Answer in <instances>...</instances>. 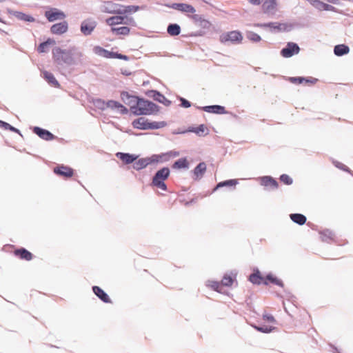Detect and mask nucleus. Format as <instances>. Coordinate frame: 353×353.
Masks as SVG:
<instances>
[{
	"mask_svg": "<svg viewBox=\"0 0 353 353\" xmlns=\"http://www.w3.org/2000/svg\"><path fill=\"white\" fill-rule=\"evenodd\" d=\"M45 16L49 21L52 22L57 20L64 19L65 14L63 12L60 11L57 8H50V10L46 11Z\"/></svg>",
	"mask_w": 353,
	"mask_h": 353,
	"instance_id": "6e6552de",
	"label": "nucleus"
},
{
	"mask_svg": "<svg viewBox=\"0 0 353 353\" xmlns=\"http://www.w3.org/2000/svg\"><path fill=\"white\" fill-rule=\"evenodd\" d=\"M14 253L22 259L29 261L32 259V254L26 249L17 250Z\"/></svg>",
	"mask_w": 353,
	"mask_h": 353,
	"instance_id": "cd10ccee",
	"label": "nucleus"
},
{
	"mask_svg": "<svg viewBox=\"0 0 353 353\" xmlns=\"http://www.w3.org/2000/svg\"><path fill=\"white\" fill-rule=\"evenodd\" d=\"M54 172L58 175L66 176V168L64 166L54 168Z\"/></svg>",
	"mask_w": 353,
	"mask_h": 353,
	"instance_id": "37998d69",
	"label": "nucleus"
},
{
	"mask_svg": "<svg viewBox=\"0 0 353 353\" xmlns=\"http://www.w3.org/2000/svg\"><path fill=\"white\" fill-rule=\"evenodd\" d=\"M291 81L293 83H302L303 82H309V80L303 77H293L291 79Z\"/></svg>",
	"mask_w": 353,
	"mask_h": 353,
	"instance_id": "603ef678",
	"label": "nucleus"
},
{
	"mask_svg": "<svg viewBox=\"0 0 353 353\" xmlns=\"http://www.w3.org/2000/svg\"><path fill=\"white\" fill-rule=\"evenodd\" d=\"M139 10L138 6H129L125 8V9H122L123 10L124 14L126 12H136Z\"/></svg>",
	"mask_w": 353,
	"mask_h": 353,
	"instance_id": "09e8293b",
	"label": "nucleus"
},
{
	"mask_svg": "<svg viewBox=\"0 0 353 353\" xmlns=\"http://www.w3.org/2000/svg\"><path fill=\"white\" fill-rule=\"evenodd\" d=\"M188 131L194 132L196 134L201 136V135L207 134L208 130L207 128L203 124H201L197 128H192L191 129H189Z\"/></svg>",
	"mask_w": 353,
	"mask_h": 353,
	"instance_id": "7c9ffc66",
	"label": "nucleus"
},
{
	"mask_svg": "<svg viewBox=\"0 0 353 353\" xmlns=\"http://www.w3.org/2000/svg\"><path fill=\"white\" fill-rule=\"evenodd\" d=\"M107 108H110L111 110L121 114H126L128 112L127 108L121 103L112 100L108 101Z\"/></svg>",
	"mask_w": 353,
	"mask_h": 353,
	"instance_id": "9b49d317",
	"label": "nucleus"
},
{
	"mask_svg": "<svg viewBox=\"0 0 353 353\" xmlns=\"http://www.w3.org/2000/svg\"><path fill=\"white\" fill-rule=\"evenodd\" d=\"M8 130H10V131H12V132L19 133V130L18 129L14 128L13 126L10 125Z\"/></svg>",
	"mask_w": 353,
	"mask_h": 353,
	"instance_id": "052dcab7",
	"label": "nucleus"
},
{
	"mask_svg": "<svg viewBox=\"0 0 353 353\" xmlns=\"http://www.w3.org/2000/svg\"><path fill=\"white\" fill-rule=\"evenodd\" d=\"M300 48L299 46L292 42L287 44L286 47L283 48L281 51V54L285 58H289L299 52Z\"/></svg>",
	"mask_w": 353,
	"mask_h": 353,
	"instance_id": "423d86ee",
	"label": "nucleus"
},
{
	"mask_svg": "<svg viewBox=\"0 0 353 353\" xmlns=\"http://www.w3.org/2000/svg\"><path fill=\"white\" fill-rule=\"evenodd\" d=\"M331 3H334V0H328Z\"/></svg>",
	"mask_w": 353,
	"mask_h": 353,
	"instance_id": "69168bd1",
	"label": "nucleus"
},
{
	"mask_svg": "<svg viewBox=\"0 0 353 353\" xmlns=\"http://www.w3.org/2000/svg\"><path fill=\"white\" fill-rule=\"evenodd\" d=\"M81 54L77 50H70L68 52V65L77 64L80 61Z\"/></svg>",
	"mask_w": 353,
	"mask_h": 353,
	"instance_id": "2eb2a0df",
	"label": "nucleus"
},
{
	"mask_svg": "<svg viewBox=\"0 0 353 353\" xmlns=\"http://www.w3.org/2000/svg\"><path fill=\"white\" fill-rule=\"evenodd\" d=\"M324 10L335 12L336 8L330 4L325 3Z\"/></svg>",
	"mask_w": 353,
	"mask_h": 353,
	"instance_id": "6e6d98bb",
	"label": "nucleus"
},
{
	"mask_svg": "<svg viewBox=\"0 0 353 353\" xmlns=\"http://www.w3.org/2000/svg\"><path fill=\"white\" fill-rule=\"evenodd\" d=\"M291 219L299 225H303L306 221V217L301 214H290Z\"/></svg>",
	"mask_w": 353,
	"mask_h": 353,
	"instance_id": "c85d7f7f",
	"label": "nucleus"
},
{
	"mask_svg": "<svg viewBox=\"0 0 353 353\" xmlns=\"http://www.w3.org/2000/svg\"><path fill=\"white\" fill-rule=\"evenodd\" d=\"M94 105L101 110H104L107 108L108 102H105L104 101L97 99L94 101Z\"/></svg>",
	"mask_w": 353,
	"mask_h": 353,
	"instance_id": "58836bf2",
	"label": "nucleus"
},
{
	"mask_svg": "<svg viewBox=\"0 0 353 353\" xmlns=\"http://www.w3.org/2000/svg\"><path fill=\"white\" fill-rule=\"evenodd\" d=\"M203 110L208 112L217 113V114H223L225 112V108L221 105H209L205 106L203 108Z\"/></svg>",
	"mask_w": 353,
	"mask_h": 353,
	"instance_id": "4be33fe9",
	"label": "nucleus"
},
{
	"mask_svg": "<svg viewBox=\"0 0 353 353\" xmlns=\"http://www.w3.org/2000/svg\"><path fill=\"white\" fill-rule=\"evenodd\" d=\"M93 52L101 57L107 59H113V52H110L100 46H94L93 48Z\"/></svg>",
	"mask_w": 353,
	"mask_h": 353,
	"instance_id": "4468645a",
	"label": "nucleus"
},
{
	"mask_svg": "<svg viewBox=\"0 0 353 353\" xmlns=\"http://www.w3.org/2000/svg\"><path fill=\"white\" fill-rule=\"evenodd\" d=\"M167 31L170 36H177L181 32V28L178 24H170L168 26Z\"/></svg>",
	"mask_w": 353,
	"mask_h": 353,
	"instance_id": "bb28decb",
	"label": "nucleus"
},
{
	"mask_svg": "<svg viewBox=\"0 0 353 353\" xmlns=\"http://www.w3.org/2000/svg\"><path fill=\"white\" fill-rule=\"evenodd\" d=\"M55 42L53 39H48L46 41L41 43L38 47V51L40 53L45 52L46 51V48L49 45L54 44Z\"/></svg>",
	"mask_w": 353,
	"mask_h": 353,
	"instance_id": "f704fd0d",
	"label": "nucleus"
},
{
	"mask_svg": "<svg viewBox=\"0 0 353 353\" xmlns=\"http://www.w3.org/2000/svg\"><path fill=\"white\" fill-rule=\"evenodd\" d=\"M101 10L108 13L124 14L123 10L121 9V6L113 1L105 2L102 6Z\"/></svg>",
	"mask_w": 353,
	"mask_h": 353,
	"instance_id": "0eeeda50",
	"label": "nucleus"
},
{
	"mask_svg": "<svg viewBox=\"0 0 353 353\" xmlns=\"http://www.w3.org/2000/svg\"><path fill=\"white\" fill-rule=\"evenodd\" d=\"M248 1L253 6H259L262 3V0H248Z\"/></svg>",
	"mask_w": 353,
	"mask_h": 353,
	"instance_id": "4d7b16f0",
	"label": "nucleus"
},
{
	"mask_svg": "<svg viewBox=\"0 0 353 353\" xmlns=\"http://www.w3.org/2000/svg\"><path fill=\"white\" fill-rule=\"evenodd\" d=\"M336 166L338 167L340 169H342V170H345V165H344L343 164L341 163H337V164H336Z\"/></svg>",
	"mask_w": 353,
	"mask_h": 353,
	"instance_id": "680f3d73",
	"label": "nucleus"
},
{
	"mask_svg": "<svg viewBox=\"0 0 353 353\" xmlns=\"http://www.w3.org/2000/svg\"><path fill=\"white\" fill-rule=\"evenodd\" d=\"M73 174L72 169L68 168V177L72 176Z\"/></svg>",
	"mask_w": 353,
	"mask_h": 353,
	"instance_id": "e2e57ef3",
	"label": "nucleus"
},
{
	"mask_svg": "<svg viewBox=\"0 0 353 353\" xmlns=\"http://www.w3.org/2000/svg\"><path fill=\"white\" fill-rule=\"evenodd\" d=\"M232 283H233L232 278L230 276H228V275H225L221 281L222 285H223L225 286H230V285H232Z\"/></svg>",
	"mask_w": 353,
	"mask_h": 353,
	"instance_id": "c03bdc74",
	"label": "nucleus"
},
{
	"mask_svg": "<svg viewBox=\"0 0 353 353\" xmlns=\"http://www.w3.org/2000/svg\"><path fill=\"white\" fill-rule=\"evenodd\" d=\"M180 100L181 101V106H183V108L190 107V105H191L190 103L188 100H186L183 98H181Z\"/></svg>",
	"mask_w": 353,
	"mask_h": 353,
	"instance_id": "864d4df0",
	"label": "nucleus"
},
{
	"mask_svg": "<svg viewBox=\"0 0 353 353\" xmlns=\"http://www.w3.org/2000/svg\"><path fill=\"white\" fill-rule=\"evenodd\" d=\"M171 8L182 12L194 13L196 12L192 6L187 3H173Z\"/></svg>",
	"mask_w": 353,
	"mask_h": 353,
	"instance_id": "f8f14e48",
	"label": "nucleus"
},
{
	"mask_svg": "<svg viewBox=\"0 0 353 353\" xmlns=\"http://www.w3.org/2000/svg\"><path fill=\"white\" fill-rule=\"evenodd\" d=\"M250 281L254 284H260L261 283L267 284V282L265 281H263V279L259 275V271L256 273L250 275Z\"/></svg>",
	"mask_w": 353,
	"mask_h": 353,
	"instance_id": "2f4dec72",
	"label": "nucleus"
},
{
	"mask_svg": "<svg viewBox=\"0 0 353 353\" xmlns=\"http://www.w3.org/2000/svg\"><path fill=\"white\" fill-rule=\"evenodd\" d=\"M253 26L254 27L266 28L267 23H254Z\"/></svg>",
	"mask_w": 353,
	"mask_h": 353,
	"instance_id": "bf43d9fd",
	"label": "nucleus"
},
{
	"mask_svg": "<svg viewBox=\"0 0 353 353\" xmlns=\"http://www.w3.org/2000/svg\"><path fill=\"white\" fill-rule=\"evenodd\" d=\"M14 15L19 19L20 20H23V21H29V22H32L34 21V19L30 16V15H27L23 12H14Z\"/></svg>",
	"mask_w": 353,
	"mask_h": 353,
	"instance_id": "473e14b6",
	"label": "nucleus"
},
{
	"mask_svg": "<svg viewBox=\"0 0 353 353\" xmlns=\"http://www.w3.org/2000/svg\"><path fill=\"white\" fill-rule=\"evenodd\" d=\"M254 329L256 330L263 332V333H270L272 330L275 329L274 327L272 326H268V325H264V326H256L254 325Z\"/></svg>",
	"mask_w": 353,
	"mask_h": 353,
	"instance_id": "a19ab883",
	"label": "nucleus"
},
{
	"mask_svg": "<svg viewBox=\"0 0 353 353\" xmlns=\"http://www.w3.org/2000/svg\"><path fill=\"white\" fill-rule=\"evenodd\" d=\"M266 279L268 280L269 281L273 283H275V284L278 285H282L281 281L280 280H279L276 278L274 277L271 274L268 275L267 277H266Z\"/></svg>",
	"mask_w": 353,
	"mask_h": 353,
	"instance_id": "de8ad7c7",
	"label": "nucleus"
},
{
	"mask_svg": "<svg viewBox=\"0 0 353 353\" xmlns=\"http://www.w3.org/2000/svg\"><path fill=\"white\" fill-rule=\"evenodd\" d=\"M236 184H237V181L235 179H230V180L225 181L223 182H220L217 184V185L214 188V190H216V189H218L219 188L223 187V186L235 185Z\"/></svg>",
	"mask_w": 353,
	"mask_h": 353,
	"instance_id": "ea45409f",
	"label": "nucleus"
},
{
	"mask_svg": "<svg viewBox=\"0 0 353 353\" xmlns=\"http://www.w3.org/2000/svg\"><path fill=\"white\" fill-rule=\"evenodd\" d=\"M34 132L37 134L40 138L49 141L53 139L54 136L53 134L44 129L40 128L39 127H34L33 130Z\"/></svg>",
	"mask_w": 353,
	"mask_h": 353,
	"instance_id": "ddd939ff",
	"label": "nucleus"
},
{
	"mask_svg": "<svg viewBox=\"0 0 353 353\" xmlns=\"http://www.w3.org/2000/svg\"><path fill=\"white\" fill-rule=\"evenodd\" d=\"M96 25V21L94 20H85L81 23V30L85 35H89L94 30Z\"/></svg>",
	"mask_w": 353,
	"mask_h": 353,
	"instance_id": "9d476101",
	"label": "nucleus"
},
{
	"mask_svg": "<svg viewBox=\"0 0 353 353\" xmlns=\"http://www.w3.org/2000/svg\"><path fill=\"white\" fill-rule=\"evenodd\" d=\"M313 6L316 9H317L318 10H324V7H325V3L319 1V0H316V1L313 2Z\"/></svg>",
	"mask_w": 353,
	"mask_h": 353,
	"instance_id": "a18cd8bd",
	"label": "nucleus"
},
{
	"mask_svg": "<svg viewBox=\"0 0 353 353\" xmlns=\"http://www.w3.org/2000/svg\"><path fill=\"white\" fill-rule=\"evenodd\" d=\"M111 30L113 33H115L116 34L127 35L130 32V28L126 26L119 28H112Z\"/></svg>",
	"mask_w": 353,
	"mask_h": 353,
	"instance_id": "72a5a7b5",
	"label": "nucleus"
},
{
	"mask_svg": "<svg viewBox=\"0 0 353 353\" xmlns=\"http://www.w3.org/2000/svg\"><path fill=\"white\" fill-rule=\"evenodd\" d=\"M125 97L129 99L128 103L132 104L130 110L135 115H150L159 111L158 106L151 101L123 93L122 98Z\"/></svg>",
	"mask_w": 353,
	"mask_h": 353,
	"instance_id": "f257e3e1",
	"label": "nucleus"
},
{
	"mask_svg": "<svg viewBox=\"0 0 353 353\" xmlns=\"http://www.w3.org/2000/svg\"><path fill=\"white\" fill-rule=\"evenodd\" d=\"M153 97L156 101H158L159 102L162 103L165 105H169L170 104V101L158 92H155Z\"/></svg>",
	"mask_w": 353,
	"mask_h": 353,
	"instance_id": "e433bc0d",
	"label": "nucleus"
},
{
	"mask_svg": "<svg viewBox=\"0 0 353 353\" xmlns=\"http://www.w3.org/2000/svg\"><path fill=\"white\" fill-rule=\"evenodd\" d=\"M243 40V36L239 31L233 30L231 32L223 33L220 36L221 43L231 42L232 43H240Z\"/></svg>",
	"mask_w": 353,
	"mask_h": 353,
	"instance_id": "7ed1b4c3",
	"label": "nucleus"
},
{
	"mask_svg": "<svg viewBox=\"0 0 353 353\" xmlns=\"http://www.w3.org/2000/svg\"><path fill=\"white\" fill-rule=\"evenodd\" d=\"M246 37L250 41L254 43L259 42L261 40V37L258 34L252 31H248L246 32Z\"/></svg>",
	"mask_w": 353,
	"mask_h": 353,
	"instance_id": "c9c22d12",
	"label": "nucleus"
},
{
	"mask_svg": "<svg viewBox=\"0 0 353 353\" xmlns=\"http://www.w3.org/2000/svg\"><path fill=\"white\" fill-rule=\"evenodd\" d=\"M307 1H309L312 6H313V3H314L313 2L316 1V0H307Z\"/></svg>",
	"mask_w": 353,
	"mask_h": 353,
	"instance_id": "0e129e2a",
	"label": "nucleus"
},
{
	"mask_svg": "<svg viewBox=\"0 0 353 353\" xmlns=\"http://www.w3.org/2000/svg\"><path fill=\"white\" fill-rule=\"evenodd\" d=\"M170 174V171L168 168L165 167L160 169L153 176L152 185L163 191H166L167 186L164 181L169 177Z\"/></svg>",
	"mask_w": 353,
	"mask_h": 353,
	"instance_id": "f03ea898",
	"label": "nucleus"
},
{
	"mask_svg": "<svg viewBox=\"0 0 353 353\" xmlns=\"http://www.w3.org/2000/svg\"><path fill=\"white\" fill-rule=\"evenodd\" d=\"M6 0H0V2H3V1H5Z\"/></svg>",
	"mask_w": 353,
	"mask_h": 353,
	"instance_id": "338daca9",
	"label": "nucleus"
},
{
	"mask_svg": "<svg viewBox=\"0 0 353 353\" xmlns=\"http://www.w3.org/2000/svg\"><path fill=\"white\" fill-rule=\"evenodd\" d=\"M207 285L211 287L218 292L219 291V288L220 286V283L216 281H208Z\"/></svg>",
	"mask_w": 353,
	"mask_h": 353,
	"instance_id": "8fccbe9b",
	"label": "nucleus"
},
{
	"mask_svg": "<svg viewBox=\"0 0 353 353\" xmlns=\"http://www.w3.org/2000/svg\"><path fill=\"white\" fill-rule=\"evenodd\" d=\"M280 180L287 185L292 183V179L287 174H282L280 177Z\"/></svg>",
	"mask_w": 353,
	"mask_h": 353,
	"instance_id": "49530a36",
	"label": "nucleus"
},
{
	"mask_svg": "<svg viewBox=\"0 0 353 353\" xmlns=\"http://www.w3.org/2000/svg\"><path fill=\"white\" fill-rule=\"evenodd\" d=\"M113 54H114L113 58H118V59H123V60H128V59L127 56L123 55L121 54H117V53L113 52Z\"/></svg>",
	"mask_w": 353,
	"mask_h": 353,
	"instance_id": "5fc2aeb1",
	"label": "nucleus"
},
{
	"mask_svg": "<svg viewBox=\"0 0 353 353\" xmlns=\"http://www.w3.org/2000/svg\"><path fill=\"white\" fill-rule=\"evenodd\" d=\"M179 152L171 150L159 154H153L150 157L152 163H165L169 161L171 159L179 157Z\"/></svg>",
	"mask_w": 353,
	"mask_h": 353,
	"instance_id": "20e7f679",
	"label": "nucleus"
},
{
	"mask_svg": "<svg viewBox=\"0 0 353 353\" xmlns=\"http://www.w3.org/2000/svg\"><path fill=\"white\" fill-rule=\"evenodd\" d=\"M152 163L150 157L147 158H142L134 163L133 168L137 170H139L143 168H145L148 165Z\"/></svg>",
	"mask_w": 353,
	"mask_h": 353,
	"instance_id": "dca6fc26",
	"label": "nucleus"
},
{
	"mask_svg": "<svg viewBox=\"0 0 353 353\" xmlns=\"http://www.w3.org/2000/svg\"><path fill=\"white\" fill-rule=\"evenodd\" d=\"M206 164L204 162L200 163L194 170V174L196 179H200L206 171Z\"/></svg>",
	"mask_w": 353,
	"mask_h": 353,
	"instance_id": "6ab92c4d",
	"label": "nucleus"
},
{
	"mask_svg": "<svg viewBox=\"0 0 353 353\" xmlns=\"http://www.w3.org/2000/svg\"><path fill=\"white\" fill-rule=\"evenodd\" d=\"M53 34H62L66 32V26L64 23H56L51 27Z\"/></svg>",
	"mask_w": 353,
	"mask_h": 353,
	"instance_id": "a878e982",
	"label": "nucleus"
},
{
	"mask_svg": "<svg viewBox=\"0 0 353 353\" xmlns=\"http://www.w3.org/2000/svg\"><path fill=\"white\" fill-rule=\"evenodd\" d=\"M43 75L44 79L46 81H48V82L50 84H51L52 86H54V87L59 86L58 81H57V79L54 78V75L52 73L45 71L43 72Z\"/></svg>",
	"mask_w": 353,
	"mask_h": 353,
	"instance_id": "393cba45",
	"label": "nucleus"
},
{
	"mask_svg": "<svg viewBox=\"0 0 353 353\" xmlns=\"http://www.w3.org/2000/svg\"><path fill=\"white\" fill-rule=\"evenodd\" d=\"M277 0H265L262 3V10L268 15H274L278 11Z\"/></svg>",
	"mask_w": 353,
	"mask_h": 353,
	"instance_id": "39448f33",
	"label": "nucleus"
},
{
	"mask_svg": "<svg viewBox=\"0 0 353 353\" xmlns=\"http://www.w3.org/2000/svg\"><path fill=\"white\" fill-rule=\"evenodd\" d=\"M189 163L185 158L179 159L172 165L174 169H188Z\"/></svg>",
	"mask_w": 353,
	"mask_h": 353,
	"instance_id": "5701e85b",
	"label": "nucleus"
},
{
	"mask_svg": "<svg viewBox=\"0 0 353 353\" xmlns=\"http://www.w3.org/2000/svg\"><path fill=\"white\" fill-rule=\"evenodd\" d=\"M125 17L121 16H114L106 19V23L109 26H114L118 24H127L125 21H124Z\"/></svg>",
	"mask_w": 353,
	"mask_h": 353,
	"instance_id": "aec40b11",
	"label": "nucleus"
},
{
	"mask_svg": "<svg viewBox=\"0 0 353 353\" xmlns=\"http://www.w3.org/2000/svg\"><path fill=\"white\" fill-rule=\"evenodd\" d=\"M267 27H268V28H271L272 30H284L285 25L284 24H281V23H279L271 22V23H267L266 28Z\"/></svg>",
	"mask_w": 353,
	"mask_h": 353,
	"instance_id": "79ce46f5",
	"label": "nucleus"
},
{
	"mask_svg": "<svg viewBox=\"0 0 353 353\" xmlns=\"http://www.w3.org/2000/svg\"><path fill=\"white\" fill-rule=\"evenodd\" d=\"M10 126V124L4 122L3 121H0V127L3 128L6 130H8Z\"/></svg>",
	"mask_w": 353,
	"mask_h": 353,
	"instance_id": "13d9d810",
	"label": "nucleus"
},
{
	"mask_svg": "<svg viewBox=\"0 0 353 353\" xmlns=\"http://www.w3.org/2000/svg\"><path fill=\"white\" fill-rule=\"evenodd\" d=\"M350 52V48L344 44L337 45L334 48V52L336 56H343Z\"/></svg>",
	"mask_w": 353,
	"mask_h": 353,
	"instance_id": "412c9836",
	"label": "nucleus"
},
{
	"mask_svg": "<svg viewBox=\"0 0 353 353\" xmlns=\"http://www.w3.org/2000/svg\"><path fill=\"white\" fill-rule=\"evenodd\" d=\"M94 293L103 302L105 303H110V299L108 296V295L99 287L98 286H94L93 288Z\"/></svg>",
	"mask_w": 353,
	"mask_h": 353,
	"instance_id": "a211bd4d",
	"label": "nucleus"
},
{
	"mask_svg": "<svg viewBox=\"0 0 353 353\" xmlns=\"http://www.w3.org/2000/svg\"><path fill=\"white\" fill-rule=\"evenodd\" d=\"M52 53L55 62L59 65H63L65 63L66 57L65 51L62 50L60 48L57 47L53 49Z\"/></svg>",
	"mask_w": 353,
	"mask_h": 353,
	"instance_id": "1a4fd4ad",
	"label": "nucleus"
},
{
	"mask_svg": "<svg viewBox=\"0 0 353 353\" xmlns=\"http://www.w3.org/2000/svg\"><path fill=\"white\" fill-rule=\"evenodd\" d=\"M116 155L126 164L134 162L138 158V156L128 153L117 152Z\"/></svg>",
	"mask_w": 353,
	"mask_h": 353,
	"instance_id": "f3484780",
	"label": "nucleus"
},
{
	"mask_svg": "<svg viewBox=\"0 0 353 353\" xmlns=\"http://www.w3.org/2000/svg\"><path fill=\"white\" fill-rule=\"evenodd\" d=\"M166 125V123L165 121H154V122H148V129H159L163 128Z\"/></svg>",
	"mask_w": 353,
	"mask_h": 353,
	"instance_id": "4c0bfd02",
	"label": "nucleus"
},
{
	"mask_svg": "<svg viewBox=\"0 0 353 353\" xmlns=\"http://www.w3.org/2000/svg\"><path fill=\"white\" fill-rule=\"evenodd\" d=\"M263 319L268 322L274 323L276 322L275 319L271 314H263Z\"/></svg>",
	"mask_w": 353,
	"mask_h": 353,
	"instance_id": "3c124183",
	"label": "nucleus"
},
{
	"mask_svg": "<svg viewBox=\"0 0 353 353\" xmlns=\"http://www.w3.org/2000/svg\"><path fill=\"white\" fill-rule=\"evenodd\" d=\"M132 125L135 128L145 130L148 129V121L144 118L141 117L132 122Z\"/></svg>",
	"mask_w": 353,
	"mask_h": 353,
	"instance_id": "b1692460",
	"label": "nucleus"
},
{
	"mask_svg": "<svg viewBox=\"0 0 353 353\" xmlns=\"http://www.w3.org/2000/svg\"><path fill=\"white\" fill-rule=\"evenodd\" d=\"M261 184L265 186L277 187V182L270 176H263L261 179Z\"/></svg>",
	"mask_w": 353,
	"mask_h": 353,
	"instance_id": "c756f323",
	"label": "nucleus"
}]
</instances>
